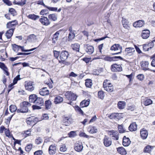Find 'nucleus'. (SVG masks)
Wrapping results in <instances>:
<instances>
[{"label":"nucleus","instance_id":"obj_15","mask_svg":"<svg viewBox=\"0 0 155 155\" xmlns=\"http://www.w3.org/2000/svg\"><path fill=\"white\" fill-rule=\"evenodd\" d=\"M39 92L41 95L43 96L48 95L49 94V91L47 87H44L41 89L39 91Z\"/></svg>","mask_w":155,"mask_h":155},{"label":"nucleus","instance_id":"obj_51","mask_svg":"<svg viewBox=\"0 0 155 155\" xmlns=\"http://www.w3.org/2000/svg\"><path fill=\"white\" fill-rule=\"evenodd\" d=\"M60 31H57L54 35L53 38L57 40L58 39V37L60 34Z\"/></svg>","mask_w":155,"mask_h":155},{"label":"nucleus","instance_id":"obj_55","mask_svg":"<svg viewBox=\"0 0 155 155\" xmlns=\"http://www.w3.org/2000/svg\"><path fill=\"white\" fill-rule=\"evenodd\" d=\"M5 135L9 137H10L11 134L9 130L7 129L5 130Z\"/></svg>","mask_w":155,"mask_h":155},{"label":"nucleus","instance_id":"obj_26","mask_svg":"<svg viewBox=\"0 0 155 155\" xmlns=\"http://www.w3.org/2000/svg\"><path fill=\"white\" fill-rule=\"evenodd\" d=\"M37 97V96L35 94L30 95L29 97V102L35 104Z\"/></svg>","mask_w":155,"mask_h":155},{"label":"nucleus","instance_id":"obj_32","mask_svg":"<svg viewBox=\"0 0 155 155\" xmlns=\"http://www.w3.org/2000/svg\"><path fill=\"white\" fill-rule=\"evenodd\" d=\"M28 18L29 19L35 20L39 18V16L34 14H31L28 16Z\"/></svg>","mask_w":155,"mask_h":155},{"label":"nucleus","instance_id":"obj_2","mask_svg":"<svg viewBox=\"0 0 155 155\" xmlns=\"http://www.w3.org/2000/svg\"><path fill=\"white\" fill-rule=\"evenodd\" d=\"M35 104L36 105H33L32 106L33 110L41 109V106L44 104V100L43 98L40 97H37Z\"/></svg>","mask_w":155,"mask_h":155},{"label":"nucleus","instance_id":"obj_44","mask_svg":"<svg viewBox=\"0 0 155 155\" xmlns=\"http://www.w3.org/2000/svg\"><path fill=\"white\" fill-rule=\"evenodd\" d=\"M67 148L65 144L62 145L61 146L60 150L62 152H64L66 151Z\"/></svg>","mask_w":155,"mask_h":155},{"label":"nucleus","instance_id":"obj_6","mask_svg":"<svg viewBox=\"0 0 155 155\" xmlns=\"http://www.w3.org/2000/svg\"><path fill=\"white\" fill-rule=\"evenodd\" d=\"M107 134L113 139L116 140L118 139V133L117 131L114 130H109L107 131Z\"/></svg>","mask_w":155,"mask_h":155},{"label":"nucleus","instance_id":"obj_47","mask_svg":"<svg viewBox=\"0 0 155 155\" xmlns=\"http://www.w3.org/2000/svg\"><path fill=\"white\" fill-rule=\"evenodd\" d=\"M19 48H20L21 51H24V52H28V51H33L35 49L37 48H32V49H30L29 50H25L24 49V47H23L20 46Z\"/></svg>","mask_w":155,"mask_h":155},{"label":"nucleus","instance_id":"obj_40","mask_svg":"<svg viewBox=\"0 0 155 155\" xmlns=\"http://www.w3.org/2000/svg\"><path fill=\"white\" fill-rule=\"evenodd\" d=\"M89 132L91 134H93L96 132L97 129L96 127H92L89 128Z\"/></svg>","mask_w":155,"mask_h":155},{"label":"nucleus","instance_id":"obj_4","mask_svg":"<svg viewBox=\"0 0 155 155\" xmlns=\"http://www.w3.org/2000/svg\"><path fill=\"white\" fill-rule=\"evenodd\" d=\"M110 50L114 51H118V52L112 54L113 55L121 53L122 47L119 44H115L111 47Z\"/></svg>","mask_w":155,"mask_h":155},{"label":"nucleus","instance_id":"obj_48","mask_svg":"<svg viewBox=\"0 0 155 155\" xmlns=\"http://www.w3.org/2000/svg\"><path fill=\"white\" fill-rule=\"evenodd\" d=\"M19 46L15 44L12 45V49L14 51H17L18 50Z\"/></svg>","mask_w":155,"mask_h":155},{"label":"nucleus","instance_id":"obj_49","mask_svg":"<svg viewBox=\"0 0 155 155\" xmlns=\"http://www.w3.org/2000/svg\"><path fill=\"white\" fill-rule=\"evenodd\" d=\"M20 75H18L14 78L13 80V83H14V84H16L18 81V80H20L21 78H20Z\"/></svg>","mask_w":155,"mask_h":155},{"label":"nucleus","instance_id":"obj_16","mask_svg":"<svg viewBox=\"0 0 155 155\" xmlns=\"http://www.w3.org/2000/svg\"><path fill=\"white\" fill-rule=\"evenodd\" d=\"M103 140L104 144L106 147H108L111 144L112 141L110 139L107 137L106 136H105Z\"/></svg>","mask_w":155,"mask_h":155},{"label":"nucleus","instance_id":"obj_38","mask_svg":"<svg viewBox=\"0 0 155 155\" xmlns=\"http://www.w3.org/2000/svg\"><path fill=\"white\" fill-rule=\"evenodd\" d=\"M9 110L12 113L15 112L16 110H17V107L15 105H12L9 107Z\"/></svg>","mask_w":155,"mask_h":155},{"label":"nucleus","instance_id":"obj_53","mask_svg":"<svg viewBox=\"0 0 155 155\" xmlns=\"http://www.w3.org/2000/svg\"><path fill=\"white\" fill-rule=\"evenodd\" d=\"M54 57L57 59L58 58V57L60 55V52L56 51H54Z\"/></svg>","mask_w":155,"mask_h":155},{"label":"nucleus","instance_id":"obj_59","mask_svg":"<svg viewBox=\"0 0 155 155\" xmlns=\"http://www.w3.org/2000/svg\"><path fill=\"white\" fill-rule=\"evenodd\" d=\"M43 153V152L42 150H38L35 152L34 155H42Z\"/></svg>","mask_w":155,"mask_h":155},{"label":"nucleus","instance_id":"obj_7","mask_svg":"<svg viewBox=\"0 0 155 155\" xmlns=\"http://www.w3.org/2000/svg\"><path fill=\"white\" fill-rule=\"evenodd\" d=\"M18 22L17 20H15L8 22L6 24V27L8 28H15L16 26L18 25Z\"/></svg>","mask_w":155,"mask_h":155},{"label":"nucleus","instance_id":"obj_37","mask_svg":"<svg viewBox=\"0 0 155 155\" xmlns=\"http://www.w3.org/2000/svg\"><path fill=\"white\" fill-rule=\"evenodd\" d=\"M153 147L148 145L145 147L144 149V152L146 153H150Z\"/></svg>","mask_w":155,"mask_h":155},{"label":"nucleus","instance_id":"obj_20","mask_svg":"<svg viewBox=\"0 0 155 155\" xmlns=\"http://www.w3.org/2000/svg\"><path fill=\"white\" fill-rule=\"evenodd\" d=\"M140 133L141 137L143 139H145L147 138L148 133L147 130L142 129L140 131Z\"/></svg>","mask_w":155,"mask_h":155},{"label":"nucleus","instance_id":"obj_23","mask_svg":"<svg viewBox=\"0 0 155 155\" xmlns=\"http://www.w3.org/2000/svg\"><path fill=\"white\" fill-rule=\"evenodd\" d=\"M64 122L63 124L66 126L69 125L72 122V120L70 118L65 117L64 120Z\"/></svg>","mask_w":155,"mask_h":155},{"label":"nucleus","instance_id":"obj_41","mask_svg":"<svg viewBox=\"0 0 155 155\" xmlns=\"http://www.w3.org/2000/svg\"><path fill=\"white\" fill-rule=\"evenodd\" d=\"M75 111L78 112L79 114H83L84 112L81 108L78 106H75L74 107Z\"/></svg>","mask_w":155,"mask_h":155},{"label":"nucleus","instance_id":"obj_35","mask_svg":"<svg viewBox=\"0 0 155 155\" xmlns=\"http://www.w3.org/2000/svg\"><path fill=\"white\" fill-rule=\"evenodd\" d=\"M51 102L49 100L46 101L45 102V104L46 109H49L51 107Z\"/></svg>","mask_w":155,"mask_h":155},{"label":"nucleus","instance_id":"obj_39","mask_svg":"<svg viewBox=\"0 0 155 155\" xmlns=\"http://www.w3.org/2000/svg\"><path fill=\"white\" fill-rule=\"evenodd\" d=\"M97 95H98V97L99 98L102 100H103L104 98V94L103 91H98L97 93Z\"/></svg>","mask_w":155,"mask_h":155},{"label":"nucleus","instance_id":"obj_58","mask_svg":"<svg viewBox=\"0 0 155 155\" xmlns=\"http://www.w3.org/2000/svg\"><path fill=\"white\" fill-rule=\"evenodd\" d=\"M68 135L69 137H75L76 136V134L75 132L72 131L68 134Z\"/></svg>","mask_w":155,"mask_h":155},{"label":"nucleus","instance_id":"obj_34","mask_svg":"<svg viewBox=\"0 0 155 155\" xmlns=\"http://www.w3.org/2000/svg\"><path fill=\"white\" fill-rule=\"evenodd\" d=\"M85 84L86 87L89 88L91 87L92 84L91 80L90 79L86 80Z\"/></svg>","mask_w":155,"mask_h":155},{"label":"nucleus","instance_id":"obj_5","mask_svg":"<svg viewBox=\"0 0 155 155\" xmlns=\"http://www.w3.org/2000/svg\"><path fill=\"white\" fill-rule=\"evenodd\" d=\"M69 55L68 51H62L60 55V59H58L59 62H61L65 61L67 59Z\"/></svg>","mask_w":155,"mask_h":155},{"label":"nucleus","instance_id":"obj_28","mask_svg":"<svg viewBox=\"0 0 155 155\" xmlns=\"http://www.w3.org/2000/svg\"><path fill=\"white\" fill-rule=\"evenodd\" d=\"M129 130L131 131H135L137 129V125L135 123H133L130 124L129 127Z\"/></svg>","mask_w":155,"mask_h":155},{"label":"nucleus","instance_id":"obj_54","mask_svg":"<svg viewBox=\"0 0 155 155\" xmlns=\"http://www.w3.org/2000/svg\"><path fill=\"white\" fill-rule=\"evenodd\" d=\"M31 131L30 129L24 131L25 134H25V137H27L30 136L31 135Z\"/></svg>","mask_w":155,"mask_h":155},{"label":"nucleus","instance_id":"obj_11","mask_svg":"<svg viewBox=\"0 0 155 155\" xmlns=\"http://www.w3.org/2000/svg\"><path fill=\"white\" fill-rule=\"evenodd\" d=\"M106 81H107L104 80L103 82V86L104 90L108 92H112L114 90L112 85L111 84V85H108L107 86H106V85H105L106 84L105 83Z\"/></svg>","mask_w":155,"mask_h":155},{"label":"nucleus","instance_id":"obj_17","mask_svg":"<svg viewBox=\"0 0 155 155\" xmlns=\"http://www.w3.org/2000/svg\"><path fill=\"white\" fill-rule=\"evenodd\" d=\"M74 149L77 152H79L81 151L83 149L82 143H76L74 147Z\"/></svg>","mask_w":155,"mask_h":155},{"label":"nucleus","instance_id":"obj_36","mask_svg":"<svg viewBox=\"0 0 155 155\" xmlns=\"http://www.w3.org/2000/svg\"><path fill=\"white\" fill-rule=\"evenodd\" d=\"M153 101L150 99H146L143 102V104L145 106H148L152 104Z\"/></svg>","mask_w":155,"mask_h":155},{"label":"nucleus","instance_id":"obj_61","mask_svg":"<svg viewBox=\"0 0 155 155\" xmlns=\"http://www.w3.org/2000/svg\"><path fill=\"white\" fill-rule=\"evenodd\" d=\"M118 127V130L120 133H123L125 131V130L124 129L122 126H120Z\"/></svg>","mask_w":155,"mask_h":155},{"label":"nucleus","instance_id":"obj_12","mask_svg":"<svg viewBox=\"0 0 155 155\" xmlns=\"http://www.w3.org/2000/svg\"><path fill=\"white\" fill-rule=\"evenodd\" d=\"M25 87L27 90L30 91H33L34 89V87L32 85V82L30 81H26L25 82Z\"/></svg>","mask_w":155,"mask_h":155},{"label":"nucleus","instance_id":"obj_27","mask_svg":"<svg viewBox=\"0 0 155 155\" xmlns=\"http://www.w3.org/2000/svg\"><path fill=\"white\" fill-rule=\"evenodd\" d=\"M63 101V99L62 97L57 96L55 97L54 102L56 104H59L62 103Z\"/></svg>","mask_w":155,"mask_h":155},{"label":"nucleus","instance_id":"obj_3","mask_svg":"<svg viewBox=\"0 0 155 155\" xmlns=\"http://www.w3.org/2000/svg\"><path fill=\"white\" fill-rule=\"evenodd\" d=\"M64 95L67 99L72 101L76 100L77 97V96L76 94L71 91L67 92Z\"/></svg>","mask_w":155,"mask_h":155},{"label":"nucleus","instance_id":"obj_31","mask_svg":"<svg viewBox=\"0 0 155 155\" xmlns=\"http://www.w3.org/2000/svg\"><path fill=\"white\" fill-rule=\"evenodd\" d=\"M80 45L78 44H74L71 45V47L74 50L76 51H79Z\"/></svg>","mask_w":155,"mask_h":155},{"label":"nucleus","instance_id":"obj_13","mask_svg":"<svg viewBox=\"0 0 155 155\" xmlns=\"http://www.w3.org/2000/svg\"><path fill=\"white\" fill-rule=\"evenodd\" d=\"M56 151V147L55 144L51 145L48 149V151L50 155H53L55 154Z\"/></svg>","mask_w":155,"mask_h":155},{"label":"nucleus","instance_id":"obj_56","mask_svg":"<svg viewBox=\"0 0 155 155\" xmlns=\"http://www.w3.org/2000/svg\"><path fill=\"white\" fill-rule=\"evenodd\" d=\"M29 38L31 41H34L36 40V36L34 34L31 35L29 36Z\"/></svg>","mask_w":155,"mask_h":155},{"label":"nucleus","instance_id":"obj_18","mask_svg":"<svg viewBox=\"0 0 155 155\" xmlns=\"http://www.w3.org/2000/svg\"><path fill=\"white\" fill-rule=\"evenodd\" d=\"M14 31V28H10L5 33V35L8 39L11 38L12 36Z\"/></svg>","mask_w":155,"mask_h":155},{"label":"nucleus","instance_id":"obj_43","mask_svg":"<svg viewBox=\"0 0 155 155\" xmlns=\"http://www.w3.org/2000/svg\"><path fill=\"white\" fill-rule=\"evenodd\" d=\"M43 140L40 137H39L36 139L35 140V142L36 144L39 145L42 142Z\"/></svg>","mask_w":155,"mask_h":155},{"label":"nucleus","instance_id":"obj_42","mask_svg":"<svg viewBox=\"0 0 155 155\" xmlns=\"http://www.w3.org/2000/svg\"><path fill=\"white\" fill-rule=\"evenodd\" d=\"M75 36L74 33L70 32L68 35L69 41L74 39L75 37Z\"/></svg>","mask_w":155,"mask_h":155},{"label":"nucleus","instance_id":"obj_57","mask_svg":"<svg viewBox=\"0 0 155 155\" xmlns=\"http://www.w3.org/2000/svg\"><path fill=\"white\" fill-rule=\"evenodd\" d=\"M116 119H119L122 118V114L121 113H115Z\"/></svg>","mask_w":155,"mask_h":155},{"label":"nucleus","instance_id":"obj_14","mask_svg":"<svg viewBox=\"0 0 155 155\" xmlns=\"http://www.w3.org/2000/svg\"><path fill=\"white\" fill-rule=\"evenodd\" d=\"M150 31L148 29L143 30L141 35L142 38L144 39L147 38L150 36Z\"/></svg>","mask_w":155,"mask_h":155},{"label":"nucleus","instance_id":"obj_9","mask_svg":"<svg viewBox=\"0 0 155 155\" xmlns=\"http://www.w3.org/2000/svg\"><path fill=\"white\" fill-rule=\"evenodd\" d=\"M145 24V21L143 20L137 21L133 23V26L135 28H140L143 26Z\"/></svg>","mask_w":155,"mask_h":155},{"label":"nucleus","instance_id":"obj_19","mask_svg":"<svg viewBox=\"0 0 155 155\" xmlns=\"http://www.w3.org/2000/svg\"><path fill=\"white\" fill-rule=\"evenodd\" d=\"M135 51L134 49L133 48H128L125 49V52L126 55H132Z\"/></svg>","mask_w":155,"mask_h":155},{"label":"nucleus","instance_id":"obj_30","mask_svg":"<svg viewBox=\"0 0 155 155\" xmlns=\"http://www.w3.org/2000/svg\"><path fill=\"white\" fill-rule=\"evenodd\" d=\"M126 105V103L124 101H119L117 104L118 108L120 109H122L124 108Z\"/></svg>","mask_w":155,"mask_h":155},{"label":"nucleus","instance_id":"obj_45","mask_svg":"<svg viewBox=\"0 0 155 155\" xmlns=\"http://www.w3.org/2000/svg\"><path fill=\"white\" fill-rule=\"evenodd\" d=\"M32 146V144H31L28 145L25 147V150L27 152L30 151L31 149Z\"/></svg>","mask_w":155,"mask_h":155},{"label":"nucleus","instance_id":"obj_62","mask_svg":"<svg viewBox=\"0 0 155 155\" xmlns=\"http://www.w3.org/2000/svg\"><path fill=\"white\" fill-rule=\"evenodd\" d=\"M46 8H48L49 10L51 11H56L57 10V8L56 7H52L47 6Z\"/></svg>","mask_w":155,"mask_h":155},{"label":"nucleus","instance_id":"obj_22","mask_svg":"<svg viewBox=\"0 0 155 155\" xmlns=\"http://www.w3.org/2000/svg\"><path fill=\"white\" fill-rule=\"evenodd\" d=\"M90 100L88 99L85 100H84L82 101L80 103V106L81 107H87L90 104Z\"/></svg>","mask_w":155,"mask_h":155},{"label":"nucleus","instance_id":"obj_63","mask_svg":"<svg viewBox=\"0 0 155 155\" xmlns=\"http://www.w3.org/2000/svg\"><path fill=\"white\" fill-rule=\"evenodd\" d=\"M105 59L107 61H114V57H107L105 58Z\"/></svg>","mask_w":155,"mask_h":155},{"label":"nucleus","instance_id":"obj_10","mask_svg":"<svg viewBox=\"0 0 155 155\" xmlns=\"http://www.w3.org/2000/svg\"><path fill=\"white\" fill-rule=\"evenodd\" d=\"M111 69L112 71L114 72L121 71H122V68L121 65L117 64L112 65L111 66Z\"/></svg>","mask_w":155,"mask_h":155},{"label":"nucleus","instance_id":"obj_52","mask_svg":"<svg viewBox=\"0 0 155 155\" xmlns=\"http://www.w3.org/2000/svg\"><path fill=\"white\" fill-rule=\"evenodd\" d=\"M9 12L13 16L16 15V12L15 9L13 8H11L9 9Z\"/></svg>","mask_w":155,"mask_h":155},{"label":"nucleus","instance_id":"obj_64","mask_svg":"<svg viewBox=\"0 0 155 155\" xmlns=\"http://www.w3.org/2000/svg\"><path fill=\"white\" fill-rule=\"evenodd\" d=\"M4 71V74H6L7 76H9V73L8 71V69L6 67L4 69H3Z\"/></svg>","mask_w":155,"mask_h":155},{"label":"nucleus","instance_id":"obj_8","mask_svg":"<svg viewBox=\"0 0 155 155\" xmlns=\"http://www.w3.org/2000/svg\"><path fill=\"white\" fill-rule=\"evenodd\" d=\"M39 21L43 25L47 26L50 24V22L48 18L45 17L41 16L39 19Z\"/></svg>","mask_w":155,"mask_h":155},{"label":"nucleus","instance_id":"obj_21","mask_svg":"<svg viewBox=\"0 0 155 155\" xmlns=\"http://www.w3.org/2000/svg\"><path fill=\"white\" fill-rule=\"evenodd\" d=\"M130 141L129 139L124 136L123 138V144L124 146H128L130 144Z\"/></svg>","mask_w":155,"mask_h":155},{"label":"nucleus","instance_id":"obj_1","mask_svg":"<svg viewBox=\"0 0 155 155\" xmlns=\"http://www.w3.org/2000/svg\"><path fill=\"white\" fill-rule=\"evenodd\" d=\"M31 106L28 102L24 101L20 104V109L17 110V113H26L28 112L29 108Z\"/></svg>","mask_w":155,"mask_h":155},{"label":"nucleus","instance_id":"obj_46","mask_svg":"<svg viewBox=\"0 0 155 155\" xmlns=\"http://www.w3.org/2000/svg\"><path fill=\"white\" fill-rule=\"evenodd\" d=\"M137 78L140 81H143L144 78V76L143 74H140L138 75L137 76Z\"/></svg>","mask_w":155,"mask_h":155},{"label":"nucleus","instance_id":"obj_24","mask_svg":"<svg viewBox=\"0 0 155 155\" xmlns=\"http://www.w3.org/2000/svg\"><path fill=\"white\" fill-rule=\"evenodd\" d=\"M86 51L88 54H91L94 51V47L92 46L87 45Z\"/></svg>","mask_w":155,"mask_h":155},{"label":"nucleus","instance_id":"obj_25","mask_svg":"<svg viewBox=\"0 0 155 155\" xmlns=\"http://www.w3.org/2000/svg\"><path fill=\"white\" fill-rule=\"evenodd\" d=\"M149 63L147 61H143L141 63V66L143 69L144 70H149V68H148Z\"/></svg>","mask_w":155,"mask_h":155},{"label":"nucleus","instance_id":"obj_29","mask_svg":"<svg viewBox=\"0 0 155 155\" xmlns=\"http://www.w3.org/2000/svg\"><path fill=\"white\" fill-rule=\"evenodd\" d=\"M118 153L122 155H125L126 153V151L122 147H118L117 149Z\"/></svg>","mask_w":155,"mask_h":155},{"label":"nucleus","instance_id":"obj_50","mask_svg":"<svg viewBox=\"0 0 155 155\" xmlns=\"http://www.w3.org/2000/svg\"><path fill=\"white\" fill-rule=\"evenodd\" d=\"M34 119V116H31V117L28 118L27 119V122L28 124H29L30 122H33Z\"/></svg>","mask_w":155,"mask_h":155},{"label":"nucleus","instance_id":"obj_60","mask_svg":"<svg viewBox=\"0 0 155 155\" xmlns=\"http://www.w3.org/2000/svg\"><path fill=\"white\" fill-rule=\"evenodd\" d=\"M26 1L25 0L23 1H22L21 2H17L16 3V4L20 5L21 6H23L26 4Z\"/></svg>","mask_w":155,"mask_h":155},{"label":"nucleus","instance_id":"obj_33","mask_svg":"<svg viewBox=\"0 0 155 155\" xmlns=\"http://www.w3.org/2000/svg\"><path fill=\"white\" fill-rule=\"evenodd\" d=\"M48 18L50 20L53 21L57 20V16L55 14H51L48 15Z\"/></svg>","mask_w":155,"mask_h":155}]
</instances>
